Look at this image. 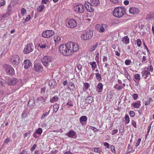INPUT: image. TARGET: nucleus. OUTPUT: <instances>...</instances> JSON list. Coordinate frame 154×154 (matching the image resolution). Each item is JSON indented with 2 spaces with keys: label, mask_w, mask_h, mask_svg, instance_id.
<instances>
[{
  "label": "nucleus",
  "mask_w": 154,
  "mask_h": 154,
  "mask_svg": "<svg viewBox=\"0 0 154 154\" xmlns=\"http://www.w3.org/2000/svg\"><path fill=\"white\" fill-rule=\"evenodd\" d=\"M93 99L92 97L89 96L85 99V102L88 104L91 103L93 101Z\"/></svg>",
  "instance_id": "nucleus-22"
},
{
  "label": "nucleus",
  "mask_w": 154,
  "mask_h": 154,
  "mask_svg": "<svg viewBox=\"0 0 154 154\" xmlns=\"http://www.w3.org/2000/svg\"><path fill=\"white\" fill-rule=\"evenodd\" d=\"M96 79L98 81H100L102 80V79L101 75L99 73H96L95 74Z\"/></svg>",
  "instance_id": "nucleus-30"
},
{
  "label": "nucleus",
  "mask_w": 154,
  "mask_h": 154,
  "mask_svg": "<svg viewBox=\"0 0 154 154\" xmlns=\"http://www.w3.org/2000/svg\"><path fill=\"white\" fill-rule=\"evenodd\" d=\"M59 107V106L57 104H55L53 106V108L54 111L55 112V113H56L58 110V109Z\"/></svg>",
  "instance_id": "nucleus-39"
},
{
  "label": "nucleus",
  "mask_w": 154,
  "mask_h": 154,
  "mask_svg": "<svg viewBox=\"0 0 154 154\" xmlns=\"http://www.w3.org/2000/svg\"><path fill=\"white\" fill-rule=\"evenodd\" d=\"M54 32L51 30H47L43 32L42 34V36L45 38H49L52 36L54 34Z\"/></svg>",
  "instance_id": "nucleus-12"
},
{
  "label": "nucleus",
  "mask_w": 154,
  "mask_h": 154,
  "mask_svg": "<svg viewBox=\"0 0 154 154\" xmlns=\"http://www.w3.org/2000/svg\"><path fill=\"white\" fill-rule=\"evenodd\" d=\"M46 98H44L42 97H39L38 98V100L42 103H44L46 101Z\"/></svg>",
  "instance_id": "nucleus-37"
},
{
  "label": "nucleus",
  "mask_w": 154,
  "mask_h": 154,
  "mask_svg": "<svg viewBox=\"0 0 154 154\" xmlns=\"http://www.w3.org/2000/svg\"><path fill=\"white\" fill-rule=\"evenodd\" d=\"M93 36V32L92 30L85 31L81 35L82 40H87L91 39Z\"/></svg>",
  "instance_id": "nucleus-3"
},
{
  "label": "nucleus",
  "mask_w": 154,
  "mask_h": 154,
  "mask_svg": "<svg viewBox=\"0 0 154 154\" xmlns=\"http://www.w3.org/2000/svg\"><path fill=\"white\" fill-rule=\"evenodd\" d=\"M135 78L137 80H139L140 79V75L139 74H136L134 75Z\"/></svg>",
  "instance_id": "nucleus-49"
},
{
  "label": "nucleus",
  "mask_w": 154,
  "mask_h": 154,
  "mask_svg": "<svg viewBox=\"0 0 154 154\" xmlns=\"http://www.w3.org/2000/svg\"><path fill=\"white\" fill-rule=\"evenodd\" d=\"M108 60V58L106 56H103V62H106Z\"/></svg>",
  "instance_id": "nucleus-58"
},
{
  "label": "nucleus",
  "mask_w": 154,
  "mask_h": 154,
  "mask_svg": "<svg viewBox=\"0 0 154 154\" xmlns=\"http://www.w3.org/2000/svg\"><path fill=\"white\" fill-rule=\"evenodd\" d=\"M76 66L79 71H81L82 68V66L79 63H77L76 64Z\"/></svg>",
  "instance_id": "nucleus-44"
},
{
  "label": "nucleus",
  "mask_w": 154,
  "mask_h": 154,
  "mask_svg": "<svg viewBox=\"0 0 154 154\" xmlns=\"http://www.w3.org/2000/svg\"><path fill=\"white\" fill-rule=\"evenodd\" d=\"M54 39L55 43L56 45L60 42L61 40L60 37L57 35H54Z\"/></svg>",
  "instance_id": "nucleus-19"
},
{
  "label": "nucleus",
  "mask_w": 154,
  "mask_h": 154,
  "mask_svg": "<svg viewBox=\"0 0 154 154\" xmlns=\"http://www.w3.org/2000/svg\"><path fill=\"white\" fill-rule=\"evenodd\" d=\"M11 61L13 64L16 66L18 65L20 62L19 56L17 55L12 56L11 58Z\"/></svg>",
  "instance_id": "nucleus-8"
},
{
  "label": "nucleus",
  "mask_w": 154,
  "mask_h": 154,
  "mask_svg": "<svg viewBox=\"0 0 154 154\" xmlns=\"http://www.w3.org/2000/svg\"><path fill=\"white\" fill-rule=\"evenodd\" d=\"M38 46L41 49L45 48L47 46V44L46 43L38 44Z\"/></svg>",
  "instance_id": "nucleus-32"
},
{
  "label": "nucleus",
  "mask_w": 154,
  "mask_h": 154,
  "mask_svg": "<svg viewBox=\"0 0 154 154\" xmlns=\"http://www.w3.org/2000/svg\"><path fill=\"white\" fill-rule=\"evenodd\" d=\"M91 129L94 132L97 131V129L94 127L91 126Z\"/></svg>",
  "instance_id": "nucleus-63"
},
{
  "label": "nucleus",
  "mask_w": 154,
  "mask_h": 154,
  "mask_svg": "<svg viewBox=\"0 0 154 154\" xmlns=\"http://www.w3.org/2000/svg\"><path fill=\"white\" fill-rule=\"evenodd\" d=\"M66 27L69 28H73L77 26V23L75 19H71L66 21Z\"/></svg>",
  "instance_id": "nucleus-6"
},
{
  "label": "nucleus",
  "mask_w": 154,
  "mask_h": 154,
  "mask_svg": "<svg viewBox=\"0 0 154 154\" xmlns=\"http://www.w3.org/2000/svg\"><path fill=\"white\" fill-rule=\"evenodd\" d=\"M90 64L93 70H94L97 67V65L96 62L95 61L90 62L89 63Z\"/></svg>",
  "instance_id": "nucleus-28"
},
{
  "label": "nucleus",
  "mask_w": 154,
  "mask_h": 154,
  "mask_svg": "<svg viewBox=\"0 0 154 154\" xmlns=\"http://www.w3.org/2000/svg\"><path fill=\"white\" fill-rule=\"evenodd\" d=\"M68 42L70 46V50L71 52H72V54L73 52L78 51L79 49V46L78 44L71 42Z\"/></svg>",
  "instance_id": "nucleus-7"
},
{
  "label": "nucleus",
  "mask_w": 154,
  "mask_h": 154,
  "mask_svg": "<svg viewBox=\"0 0 154 154\" xmlns=\"http://www.w3.org/2000/svg\"><path fill=\"white\" fill-rule=\"evenodd\" d=\"M68 88L71 91H74L75 86L74 84L72 82H70L69 83Z\"/></svg>",
  "instance_id": "nucleus-27"
},
{
  "label": "nucleus",
  "mask_w": 154,
  "mask_h": 154,
  "mask_svg": "<svg viewBox=\"0 0 154 154\" xmlns=\"http://www.w3.org/2000/svg\"><path fill=\"white\" fill-rule=\"evenodd\" d=\"M5 4V0H0V6L4 5Z\"/></svg>",
  "instance_id": "nucleus-50"
},
{
  "label": "nucleus",
  "mask_w": 154,
  "mask_h": 154,
  "mask_svg": "<svg viewBox=\"0 0 154 154\" xmlns=\"http://www.w3.org/2000/svg\"><path fill=\"white\" fill-rule=\"evenodd\" d=\"M5 83V80L2 78H0V85L2 86H4Z\"/></svg>",
  "instance_id": "nucleus-41"
},
{
  "label": "nucleus",
  "mask_w": 154,
  "mask_h": 154,
  "mask_svg": "<svg viewBox=\"0 0 154 154\" xmlns=\"http://www.w3.org/2000/svg\"><path fill=\"white\" fill-rule=\"evenodd\" d=\"M33 46L32 44H28L25 46L23 50V52L25 54L29 53L32 51Z\"/></svg>",
  "instance_id": "nucleus-10"
},
{
  "label": "nucleus",
  "mask_w": 154,
  "mask_h": 154,
  "mask_svg": "<svg viewBox=\"0 0 154 154\" xmlns=\"http://www.w3.org/2000/svg\"><path fill=\"white\" fill-rule=\"evenodd\" d=\"M44 5H40L38 8V11L39 12H41L42 10H43L44 8Z\"/></svg>",
  "instance_id": "nucleus-45"
},
{
  "label": "nucleus",
  "mask_w": 154,
  "mask_h": 154,
  "mask_svg": "<svg viewBox=\"0 0 154 154\" xmlns=\"http://www.w3.org/2000/svg\"><path fill=\"white\" fill-rule=\"evenodd\" d=\"M141 141V139L140 138H139L138 140L137 143H136L135 145V146L136 147H137L140 144V143Z\"/></svg>",
  "instance_id": "nucleus-51"
},
{
  "label": "nucleus",
  "mask_w": 154,
  "mask_h": 154,
  "mask_svg": "<svg viewBox=\"0 0 154 154\" xmlns=\"http://www.w3.org/2000/svg\"><path fill=\"white\" fill-rule=\"evenodd\" d=\"M97 42L94 43L92 46L90 47L88 50L89 51L91 52L94 51L97 47Z\"/></svg>",
  "instance_id": "nucleus-25"
},
{
  "label": "nucleus",
  "mask_w": 154,
  "mask_h": 154,
  "mask_svg": "<svg viewBox=\"0 0 154 154\" xmlns=\"http://www.w3.org/2000/svg\"><path fill=\"white\" fill-rule=\"evenodd\" d=\"M95 60L97 62H98L99 60V52L98 51H97L95 53Z\"/></svg>",
  "instance_id": "nucleus-38"
},
{
  "label": "nucleus",
  "mask_w": 154,
  "mask_h": 154,
  "mask_svg": "<svg viewBox=\"0 0 154 154\" xmlns=\"http://www.w3.org/2000/svg\"><path fill=\"white\" fill-rule=\"evenodd\" d=\"M20 154H27V152L26 149H24L22 151Z\"/></svg>",
  "instance_id": "nucleus-64"
},
{
  "label": "nucleus",
  "mask_w": 154,
  "mask_h": 154,
  "mask_svg": "<svg viewBox=\"0 0 154 154\" xmlns=\"http://www.w3.org/2000/svg\"><path fill=\"white\" fill-rule=\"evenodd\" d=\"M136 42L138 47H139L141 46V41L140 39L139 38L137 39Z\"/></svg>",
  "instance_id": "nucleus-42"
},
{
  "label": "nucleus",
  "mask_w": 154,
  "mask_h": 154,
  "mask_svg": "<svg viewBox=\"0 0 154 154\" xmlns=\"http://www.w3.org/2000/svg\"><path fill=\"white\" fill-rule=\"evenodd\" d=\"M76 134V133L75 131L71 130L68 132L66 133L65 135L69 137L73 138L74 137Z\"/></svg>",
  "instance_id": "nucleus-17"
},
{
  "label": "nucleus",
  "mask_w": 154,
  "mask_h": 154,
  "mask_svg": "<svg viewBox=\"0 0 154 154\" xmlns=\"http://www.w3.org/2000/svg\"><path fill=\"white\" fill-rule=\"evenodd\" d=\"M107 26L106 24H97L96 26V29L100 32H103L107 29Z\"/></svg>",
  "instance_id": "nucleus-11"
},
{
  "label": "nucleus",
  "mask_w": 154,
  "mask_h": 154,
  "mask_svg": "<svg viewBox=\"0 0 154 154\" xmlns=\"http://www.w3.org/2000/svg\"><path fill=\"white\" fill-rule=\"evenodd\" d=\"M147 70L149 71H151L152 72L153 70V67L152 66H149V67L147 68Z\"/></svg>",
  "instance_id": "nucleus-53"
},
{
  "label": "nucleus",
  "mask_w": 154,
  "mask_h": 154,
  "mask_svg": "<svg viewBox=\"0 0 154 154\" xmlns=\"http://www.w3.org/2000/svg\"><path fill=\"white\" fill-rule=\"evenodd\" d=\"M84 85L83 90L84 91H86L88 88L89 84L87 82H85L84 83Z\"/></svg>",
  "instance_id": "nucleus-40"
},
{
  "label": "nucleus",
  "mask_w": 154,
  "mask_h": 154,
  "mask_svg": "<svg viewBox=\"0 0 154 154\" xmlns=\"http://www.w3.org/2000/svg\"><path fill=\"white\" fill-rule=\"evenodd\" d=\"M125 13V8L122 7H117L113 11V15L115 17L120 18Z\"/></svg>",
  "instance_id": "nucleus-2"
},
{
  "label": "nucleus",
  "mask_w": 154,
  "mask_h": 154,
  "mask_svg": "<svg viewBox=\"0 0 154 154\" xmlns=\"http://www.w3.org/2000/svg\"><path fill=\"white\" fill-rule=\"evenodd\" d=\"M103 85L101 83L99 82L97 86V88L99 90H97V91L99 92L102 91L103 89Z\"/></svg>",
  "instance_id": "nucleus-26"
},
{
  "label": "nucleus",
  "mask_w": 154,
  "mask_h": 154,
  "mask_svg": "<svg viewBox=\"0 0 154 154\" xmlns=\"http://www.w3.org/2000/svg\"><path fill=\"white\" fill-rule=\"evenodd\" d=\"M36 145L35 144H34L33 146L31 148V151L32 152L36 148Z\"/></svg>",
  "instance_id": "nucleus-56"
},
{
  "label": "nucleus",
  "mask_w": 154,
  "mask_h": 154,
  "mask_svg": "<svg viewBox=\"0 0 154 154\" xmlns=\"http://www.w3.org/2000/svg\"><path fill=\"white\" fill-rule=\"evenodd\" d=\"M31 64V63L29 60H26L24 61L23 65L25 68L27 69L30 66Z\"/></svg>",
  "instance_id": "nucleus-18"
},
{
  "label": "nucleus",
  "mask_w": 154,
  "mask_h": 154,
  "mask_svg": "<svg viewBox=\"0 0 154 154\" xmlns=\"http://www.w3.org/2000/svg\"><path fill=\"white\" fill-rule=\"evenodd\" d=\"M151 125H152V124H151L148 127L147 130V134H148L149 132V131H150V130L151 129Z\"/></svg>",
  "instance_id": "nucleus-62"
},
{
  "label": "nucleus",
  "mask_w": 154,
  "mask_h": 154,
  "mask_svg": "<svg viewBox=\"0 0 154 154\" xmlns=\"http://www.w3.org/2000/svg\"><path fill=\"white\" fill-rule=\"evenodd\" d=\"M146 57L145 56H143L142 58V60H141V62L143 63L146 60Z\"/></svg>",
  "instance_id": "nucleus-54"
},
{
  "label": "nucleus",
  "mask_w": 154,
  "mask_h": 154,
  "mask_svg": "<svg viewBox=\"0 0 154 154\" xmlns=\"http://www.w3.org/2000/svg\"><path fill=\"white\" fill-rule=\"evenodd\" d=\"M129 12L131 14H134L138 13L139 10L138 8L134 7H131L129 8Z\"/></svg>",
  "instance_id": "nucleus-15"
},
{
  "label": "nucleus",
  "mask_w": 154,
  "mask_h": 154,
  "mask_svg": "<svg viewBox=\"0 0 154 154\" xmlns=\"http://www.w3.org/2000/svg\"><path fill=\"white\" fill-rule=\"evenodd\" d=\"M4 69L8 75H12L14 73V69L11 65H6Z\"/></svg>",
  "instance_id": "nucleus-9"
},
{
  "label": "nucleus",
  "mask_w": 154,
  "mask_h": 154,
  "mask_svg": "<svg viewBox=\"0 0 154 154\" xmlns=\"http://www.w3.org/2000/svg\"><path fill=\"white\" fill-rule=\"evenodd\" d=\"M142 75L145 79H146L151 75L150 73L146 70H144L141 72Z\"/></svg>",
  "instance_id": "nucleus-16"
},
{
  "label": "nucleus",
  "mask_w": 154,
  "mask_h": 154,
  "mask_svg": "<svg viewBox=\"0 0 154 154\" xmlns=\"http://www.w3.org/2000/svg\"><path fill=\"white\" fill-rule=\"evenodd\" d=\"M66 105H68L69 106H73V104L72 102H68L66 103Z\"/></svg>",
  "instance_id": "nucleus-61"
},
{
  "label": "nucleus",
  "mask_w": 154,
  "mask_h": 154,
  "mask_svg": "<svg viewBox=\"0 0 154 154\" xmlns=\"http://www.w3.org/2000/svg\"><path fill=\"white\" fill-rule=\"evenodd\" d=\"M69 44L68 42L66 44L61 45L59 46V51L63 55L69 56L72 54Z\"/></svg>",
  "instance_id": "nucleus-1"
},
{
  "label": "nucleus",
  "mask_w": 154,
  "mask_h": 154,
  "mask_svg": "<svg viewBox=\"0 0 154 154\" xmlns=\"http://www.w3.org/2000/svg\"><path fill=\"white\" fill-rule=\"evenodd\" d=\"M125 124H127L130 122L129 117L128 115H126L125 117Z\"/></svg>",
  "instance_id": "nucleus-35"
},
{
  "label": "nucleus",
  "mask_w": 154,
  "mask_h": 154,
  "mask_svg": "<svg viewBox=\"0 0 154 154\" xmlns=\"http://www.w3.org/2000/svg\"><path fill=\"white\" fill-rule=\"evenodd\" d=\"M17 80L16 79H14L10 81H8V83L10 85H15L17 82Z\"/></svg>",
  "instance_id": "nucleus-23"
},
{
  "label": "nucleus",
  "mask_w": 154,
  "mask_h": 154,
  "mask_svg": "<svg viewBox=\"0 0 154 154\" xmlns=\"http://www.w3.org/2000/svg\"><path fill=\"white\" fill-rule=\"evenodd\" d=\"M140 105V102L138 101L137 102L134 103L133 104V106L136 108H138Z\"/></svg>",
  "instance_id": "nucleus-31"
},
{
  "label": "nucleus",
  "mask_w": 154,
  "mask_h": 154,
  "mask_svg": "<svg viewBox=\"0 0 154 154\" xmlns=\"http://www.w3.org/2000/svg\"><path fill=\"white\" fill-rule=\"evenodd\" d=\"M49 86L51 88H54V87L56 85V82L54 79H51L48 82Z\"/></svg>",
  "instance_id": "nucleus-20"
},
{
  "label": "nucleus",
  "mask_w": 154,
  "mask_h": 154,
  "mask_svg": "<svg viewBox=\"0 0 154 154\" xmlns=\"http://www.w3.org/2000/svg\"><path fill=\"white\" fill-rule=\"evenodd\" d=\"M43 66L39 63H37L34 64V69L37 72H41L43 70Z\"/></svg>",
  "instance_id": "nucleus-14"
},
{
  "label": "nucleus",
  "mask_w": 154,
  "mask_h": 154,
  "mask_svg": "<svg viewBox=\"0 0 154 154\" xmlns=\"http://www.w3.org/2000/svg\"><path fill=\"white\" fill-rule=\"evenodd\" d=\"M118 132V130L117 129H114L112 131L111 134L112 135H113L114 134L117 133Z\"/></svg>",
  "instance_id": "nucleus-52"
},
{
  "label": "nucleus",
  "mask_w": 154,
  "mask_h": 154,
  "mask_svg": "<svg viewBox=\"0 0 154 154\" xmlns=\"http://www.w3.org/2000/svg\"><path fill=\"white\" fill-rule=\"evenodd\" d=\"M122 41L124 43L126 44H128L129 42V38L127 36H125L123 38Z\"/></svg>",
  "instance_id": "nucleus-29"
},
{
  "label": "nucleus",
  "mask_w": 154,
  "mask_h": 154,
  "mask_svg": "<svg viewBox=\"0 0 154 154\" xmlns=\"http://www.w3.org/2000/svg\"><path fill=\"white\" fill-rule=\"evenodd\" d=\"M87 119H88L86 116H82L79 119L80 122L82 124V122L87 121Z\"/></svg>",
  "instance_id": "nucleus-24"
},
{
  "label": "nucleus",
  "mask_w": 154,
  "mask_h": 154,
  "mask_svg": "<svg viewBox=\"0 0 154 154\" xmlns=\"http://www.w3.org/2000/svg\"><path fill=\"white\" fill-rule=\"evenodd\" d=\"M73 10L74 11L78 14L83 13L85 9L83 5L80 3H76L73 5Z\"/></svg>",
  "instance_id": "nucleus-4"
},
{
  "label": "nucleus",
  "mask_w": 154,
  "mask_h": 154,
  "mask_svg": "<svg viewBox=\"0 0 154 154\" xmlns=\"http://www.w3.org/2000/svg\"><path fill=\"white\" fill-rule=\"evenodd\" d=\"M91 3L93 6H97L100 5L99 0H91Z\"/></svg>",
  "instance_id": "nucleus-21"
},
{
  "label": "nucleus",
  "mask_w": 154,
  "mask_h": 154,
  "mask_svg": "<svg viewBox=\"0 0 154 154\" xmlns=\"http://www.w3.org/2000/svg\"><path fill=\"white\" fill-rule=\"evenodd\" d=\"M58 98V97L57 95H55L52 98V99H50V102L51 103H53L57 100Z\"/></svg>",
  "instance_id": "nucleus-34"
},
{
  "label": "nucleus",
  "mask_w": 154,
  "mask_h": 154,
  "mask_svg": "<svg viewBox=\"0 0 154 154\" xmlns=\"http://www.w3.org/2000/svg\"><path fill=\"white\" fill-rule=\"evenodd\" d=\"M131 123L133 126L136 128L137 127V125L136 122L134 121V120H132L131 121Z\"/></svg>",
  "instance_id": "nucleus-55"
},
{
  "label": "nucleus",
  "mask_w": 154,
  "mask_h": 154,
  "mask_svg": "<svg viewBox=\"0 0 154 154\" xmlns=\"http://www.w3.org/2000/svg\"><path fill=\"white\" fill-rule=\"evenodd\" d=\"M93 6L91 3L88 2H85V7L86 10L88 11L91 12L94 11V8H93Z\"/></svg>",
  "instance_id": "nucleus-13"
},
{
  "label": "nucleus",
  "mask_w": 154,
  "mask_h": 154,
  "mask_svg": "<svg viewBox=\"0 0 154 154\" xmlns=\"http://www.w3.org/2000/svg\"><path fill=\"white\" fill-rule=\"evenodd\" d=\"M41 62L44 66L48 67L51 63L52 59L51 57L48 56H44L41 59Z\"/></svg>",
  "instance_id": "nucleus-5"
},
{
  "label": "nucleus",
  "mask_w": 154,
  "mask_h": 154,
  "mask_svg": "<svg viewBox=\"0 0 154 154\" xmlns=\"http://www.w3.org/2000/svg\"><path fill=\"white\" fill-rule=\"evenodd\" d=\"M21 12L22 15L23 16L26 13V10L24 8H22L21 9Z\"/></svg>",
  "instance_id": "nucleus-46"
},
{
  "label": "nucleus",
  "mask_w": 154,
  "mask_h": 154,
  "mask_svg": "<svg viewBox=\"0 0 154 154\" xmlns=\"http://www.w3.org/2000/svg\"><path fill=\"white\" fill-rule=\"evenodd\" d=\"M131 61L130 60H126L125 61V63L126 65L128 66L131 64Z\"/></svg>",
  "instance_id": "nucleus-47"
},
{
  "label": "nucleus",
  "mask_w": 154,
  "mask_h": 154,
  "mask_svg": "<svg viewBox=\"0 0 154 154\" xmlns=\"http://www.w3.org/2000/svg\"><path fill=\"white\" fill-rule=\"evenodd\" d=\"M50 111V110H49L48 112H46L45 113H44L42 115L41 117V119H44L48 115L49 113V112Z\"/></svg>",
  "instance_id": "nucleus-33"
},
{
  "label": "nucleus",
  "mask_w": 154,
  "mask_h": 154,
  "mask_svg": "<svg viewBox=\"0 0 154 154\" xmlns=\"http://www.w3.org/2000/svg\"><path fill=\"white\" fill-rule=\"evenodd\" d=\"M94 151L95 152L100 153L102 152V149L100 148L95 147L94 148Z\"/></svg>",
  "instance_id": "nucleus-36"
},
{
  "label": "nucleus",
  "mask_w": 154,
  "mask_h": 154,
  "mask_svg": "<svg viewBox=\"0 0 154 154\" xmlns=\"http://www.w3.org/2000/svg\"><path fill=\"white\" fill-rule=\"evenodd\" d=\"M152 100L151 98H149L147 99V100L145 102V105H148L149 104L150 101Z\"/></svg>",
  "instance_id": "nucleus-48"
},
{
  "label": "nucleus",
  "mask_w": 154,
  "mask_h": 154,
  "mask_svg": "<svg viewBox=\"0 0 154 154\" xmlns=\"http://www.w3.org/2000/svg\"><path fill=\"white\" fill-rule=\"evenodd\" d=\"M110 148L111 151H112V152H114L115 151V147L113 146H110Z\"/></svg>",
  "instance_id": "nucleus-60"
},
{
  "label": "nucleus",
  "mask_w": 154,
  "mask_h": 154,
  "mask_svg": "<svg viewBox=\"0 0 154 154\" xmlns=\"http://www.w3.org/2000/svg\"><path fill=\"white\" fill-rule=\"evenodd\" d=\"M35 132L37 134L40 135L42 133V130L41 128H39Z\"/></svg>",
  "instance_id": "nucleus-43"
},
{
  "label": "nucleus",
  "mask_w": 154,
  "mask_h": 154,
  "mask_svg": "<svg viewBox=\"0 0 154 154\" xmlns=\"http://www.w3.org/2000/svg\"><path fill=\"white\" fill-rule=\"evenodd\" d=\"M138 95L137 94H134L133 96V97L134 100H136L138 97Z\"/></svg>",
  "instance_id": "nucleus-59"
},
{
  "label": "nucleus",
  "mask_w": 154,
  "mask_h": 154,
  "mask_svg": "<svg viewBox=\"0 0 154 154\" xmlns=\"http://www.w3.org/2000/svg\"><path fill=\"white\" fill-rule=\"evenodd\" d=\"M129 114L131 117H134L135 116L134 112L132 111H130Z\"/></svg>",
  "instance_id": "nucleus-57"
}]
</instances>
